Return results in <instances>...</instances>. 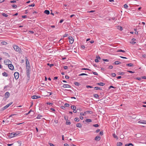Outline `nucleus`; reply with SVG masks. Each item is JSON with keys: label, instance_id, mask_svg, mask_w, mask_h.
Wrapping results in <instances>:
<instances>
[{"label": "nucleus", "instance_id": "obj_1", "mask_svg": "<svg viewBox=\"0 0 146 146\" xmlns=\"http://www.w3.org/2000/svg\"><path fill=\"white\" fill-rule=\"evenodd\" d=\"M13 47L14 50L19 53H21L22 51L21 49L17 45H14L13 46Z\"/></svg>", "mask_w": 146, "mask_h": 146}, {"label": "nucleus", "instance_id": "obj_2", "mask_svg": "<svg viewBox=\"0 0 146 146\" xmlns=\"http://www.w3.org/2000/svg\"><path fill=\"white\" fill-rule=\"evenodd\" d=\"M19 73L17 72H15L14 74L15 78L16 80H17L19 78Z\"/></svg>", "mask_w": 146, "mask_h": 146}, {"label": "nucleus", "instance_id": "obj_3", "mask_svg": "<svg viewBox=\"0 0 146 146\" xmlns=\"http://www.w3.org/2000/svg\"><path fill=\"white\" fill-rule=\"evenodd\" d=\"M30 67L26 68L27 72V76H29L30 74Z\"/></svg>", "mask_w": 146, "mask_h": 146}, {"label": "nucleus", "instance_id": "obj_4", "mask_svg": "<svg viewBox=\"0 0 146 146\" xmlns=\"http://www.w3.org/2000/svg\"><path fill=\"white\" fill-rule=\"evenodd\" d=\"M4 62L5 65H9V64H10V63H11V62L10 60L7 59L4 60Z\"/></svg>", "mask_w": 146, "mask_h": 146}, {"label": "nucleus", "instance_id": "obj_5", "mask_svg": "<svg viewBox=\"0 0 146 146\" xmlns=\"http://www.w3.org/2000/svg\"><path fill=\"white\" fill-rule=\"evenodd\" d=\"M8 136L9 138H12L14 137V132L13 133H8L7 135Z\"/></svg>", "mask_w": 146, "mask_h": 146}, {"label": "nucleus", "instance_id": "obj_6", "mask_svg": "<svg viewBox=\"0 0 146 146\" xmlns=\"http://www.w3.org/2000/svg\"><path fill=\"white\" fill-rule=\"evenodd\" d=\"M68 39L70 44H72L74 42V39L71 36H69L68 37Z\"/></svg>", "mask_w": 146, "mask_h": 146}, {"label": "nucleus", "instance_id": "obj_7", "mask_svg": "<svg viewBox=\"0 0 146 146\" xmlns=\"http://www.w3.org/2000/svg\"><path fill=\"white\" fill-rule=\"evenodd\" d=\"M13 104V102H11L10 103L7 104L6 106L4 107L3 108V110L9 107L11 105Z\"/></svg>", "mask_w": 146, "mask_h": 146}, {"label": "nucleus", "instance_id": "obj_8", "mask_svg": "<svg viewBox=\"0 0 146 146\" xmlns=\"http://www.w3.org/2000/svg\"><path fill=\"white\" fill-rule=\"evenodd\" d=\"M8 67L11 70H13L14 69V67L13 65L10 64H9V65H8Z\"/></svg>", "mask_w": 146, "mask_h": 146}, {"label": "nucleus", "instance_id": "obj_9", "mask_svg": "<svg viewBox=\"0 0 146 146\" xmlns=\"http://www.w3.org/2000/svg\"><path fill=\"white\" fill-rule=\"evenodd\" d=\"M138 123L142 124H146V120H142L139 121H138Z\"/></svg>", "mask_w": 146, "mask_h": 146}, {"label": "nucleus", "instance_id": "obj_10", "mask_svg": "<svg viewBox=\"0 0 146 146\" xmlns=\"http://www.w3.org/2000/svg\"><path fill=\"white\" fill-rule=\"evenodd\" d=\"M40 96H36V95H33L32 96L31 98L33 99H37L40 98Z\"/></svg>", "mask_w": 146, "mask_h": 146}, {"label": "nucleus", "instance_id": "obj_11", "mask_svg": "<svg viewBox=\"0 0 146 146\" xmlns=\"http://www.w3.org/2000/svg\"><path fill=\"white\" fill-rule=\"evenodd\" d=\"M101 139V137L100 136H97L95 138V140L96 141H98L100 140Z\"/></svg>", "mask_w": 146, "mask_h": 146}, {"label": "nucleus", "instance_id": "obj_12", "mask_svg": "<svg viewBox=\"0 0 146 146\" xmlns=\"http://www.w3.org/2000/svg\"><path fill=\"white\" fill-rule=\"evenodd\" d=\"M62 87L64 88H70L71 86L68 84H64L63 85Z\"/></svg>", "mask_w": 146, "mask_h": 146}, {"label": "nucleus", "instance_id": "obj_13", "mask_svg": "<svg viewBox=\"0 0 146 146\" xmlns=\"http://www.w3.org/2000/svg\"><path fill=\"white\" fill-rule=\"evenodd\" d=\"M10 95L9 93L8 92H7L5 94V96L6 98H8Z\"/></svg>", "mask_w": 146, "mask_h": 146}, {"label": "nucleus", "instance_id": "obj_14", "mask_svg": "<svg viewBox=\"0 0 146 146\" xmlns=\"http://www.w3.org/2000/svg\"><path fill=\"white\" fill-rule=\"evenodd\" d=\"M112 136H113V137L116 139H118V137L117 136V135H116L115 133H113L112 134Z\"/></svg>", "mask_w": 146, "mask_h": 146}, {"label": "nucleus", "instance_id": "obj_15", "mask_svg": "<svg viewBox=\"0 0 146 146\" xmlns=\"http://www.w3.org/2000/svg\"><path fill=\"white\" fill-rule=\"evenodd\" d=\"M2 75L3 76H5V77H7L8 76V74L7 73L5 72H4L2 74Z\"/></svg>", "mask_w": 146, "mask_h": 146}, {"label": "nucleus", "instance_id": "obj_16", "mask_svg": "<svg viewBox=\"0 0 146 146\" xmlns=\"http://www.w3.org/2000/svg\"><path fill=\"white\" fill-rule=\"evenodd\" d=\"M97 84V85H98L101 86H103L105 84L104 83H103V82H100L99 83H98Z\"/></svg>", "mask_w": 146, "mask_h": 146}, {"label": "nucleus", "instance_id": "obj_17", "mask_svg": "<svg viewBox=\"0 0 146 146\" xmlns=\"http://www.w3.org/2000/svg\"><path fill=\"white\" fill-rule=\"evenodd\" d=\"M76 126L77 127L80 128L82 127V125L80 123H78L76 124Z\"/></svg>", "mask_w": 146, "mask_h": 146}, {"label": "nucleus", "instance_id": "obj_18", "mask_svg": "<svg viewBox=\"0 0 146 146\" xmlns=\"http://www.w3.org/2000/svg\"><path fill=\"white\" fill-rule=\"evenodd\" d=\"M44 13L48 15L50 14V11L48 10H46L44 11Z\"/></svg>", "mask_w": 146, "mask_h": 146}, {"label": "nucleus", "instance_id": "obj_19", "mask_svg": "<svg viewBox=\"0 0 146 146\" xmlns=\"http://www.w3.org/2000/svg\"><path fill=\"white\" fill-rule=\"evenodd\" d=\"M114 63L115 65H118L121 64V62L119 61H117L115 62Z\"/></svg>", "mask_w": 146, "mask_h": 146}, {"label": "nucleus", "instance_id": "obj_20", "mask_svg": "<svg viewBox=\"0 0 146 146\" xmlns=\"http://www.w3.org/2000/svg\"><path fill=\"white\" fill-rule=\"evenodd\" d=\"M126 65L129 67H131L133 66V64L131 63H129L127 64Z\"/></svg>", "mask_w": 146, "mask_h": 146}, {"label": "nucleus", "instance_id": "obj_21", "mask_svg": "<svg viewBox=\"0 0 146 146\" xmlns=\"http://www.w3.org/2000/svg\"><path fill=\"white\" fill-rule=\"evenodd\" d=\"M117 29H118L119 30L121 31H122V30H123V28H122V27H121L120 26H117Z\"/></svg>", "mask_w": 146, "mask_h": 146}, {"label": "nucleus", "instance_id": "obj_22", "mask_svg": "<svg viewBox=\"0 0 146 146\" xmlns=\"http://www.w3.org/2000/svg\"><path fill=\"white\" fill-rule=\"evenodd\" d=\"M25 60H26V64H29V62L28 60V59L26 57H25Z\"/></svg>", "mask_w": 146, "mask_h": 146}, {"label": "nucleus", "instance_id": "obj_23", "mask_svg": "<svg viewBox=\"0 0 146 146\" xmlns=\"http://www.w3.org/2000/svg\"><path fill=\"white\" fill-rule=\"evenodd\" d=\"M42 117V115L39 114L37 115L36 118L37 119H40Z\"/></svg>", "mask_w": 146, "mask_h": 146}, {"label": "nucleus", "instance_id": "obj_24", "mask_svg": "<svg viewBox=\"0 0 146 146\" xmlns=\"http://www.w3.org/2000/svg\"><path fill=\"white\" fill-rule=\"evenodd\" d=\"M123 145V143L120 142H118L117 143V145L118 146H121Z\"/></svg>", "mask_w": 146, "mask_h": 146}, {"label": "nucleus", "instance_id": "obj_25", "mask_svg": "<svg viewBox=\"0 0 146 146\" xmlns=\"http://www.w3.org/2000/svg\"><path fill=\"white\" fill-rule=\"evenodd\" d=\"M66 124L67 125H70L71 124L70 121L69 120L67 121L66 123Z\"/></svg>", "mask_w": 146, "mask_h": 146}, {"label": "nucleus", "instance_id": "obj_26", "mask_svg": "<svg viewBox=\"0 0 146 146\" xmlns=\"http://www.w3.org/2000/svg\"><path fill=\"white\" fill-rule=\"evenodd\" d=\"M74 84L76 85V86H79L80 85V84L78 83V82H75L74 83Z\"/></svg>", "mask_w": 146, "mask_h": 146}, {"label": "nucleus", "instance_id": "obj_27", "mask_svg": "<svg viewBox=\"0 0 146 146\" xmlns=\"http://www.w3.org/2000/svg\"><path fill=\"white\" fill-rule=\"evenodd\" d=\"M71 108L72 110H74L76 109V107L74 106H71Z\"/></svg>", "mask_w": 146, "mask_h": 146}, {"label": "nucleus", "instance_id": "obj_28", "mask_svg": "<svg viewBox=\"0 0 146 146\" xmlns=\"http://www.w3.org/2000/svg\"><path fill=\"white\" fill-rule=\"evenodd\" d=\"M122 52L123 53L125 52V50H123L121 49H119L117 51V52Z\"/></svg>", "mask_w": 146, "mask_h": 146}, {"label": "nucleus", "instance_id": "obj_29", "mask_svg": "<svg viewBox=\"0 0 146 146\" xmlns=\"http://www.w3.org/2000/svg\"><path fill=\"white\" fill-rule=\"evenodd\" d=\"M66 50H69L70 49V47L69 46H67L66 47Z\"/></svg>", "mask_w": 146, "mask_h": 146}, {"label": "nucleus", "instance_id": "obj_30", "mask_svg": "<svg viewBox=\"0 0 146 146\" xmlns=\"http://www.w3.org/2000/svg\"><path fill=\"white\" fill-rule=\"evenodd\" d=\"M86 121L87 122H90L92 121V120L90 119H87L86 120Z\"/></svg>", "mask_w": 146, "mask_h": 146}, {"label": "nucleus", "instance_id": "obj_31", "mask_svg": "<svg viewBox=\"0 0 146 146\" xmlns=\"http://www.w3.org/2000/svg\"><path fill=\"white\" fill-rule=\"evenodd\" d=\"M88 76V74L85 73H82L79 75V76Z\"/></svg>", "mask_w": 146, "mask_h": 146}, {"label": "nucleus", "instance_id": "obj_32", "mask_svg": "<svg viewBox=\"0 0 146 146\" xmlns=\"http://www.w3.org/2000/svg\"><path fill=\"white\" fill-rule=\"evenodd\" d=\"M94 97L95 98H99V96H98V94H95L94 95Z\"/></svg>", "mask_w": 146, "mask_h": 146}, {"label": "nucleus", "instance_id": "obj_33", "mask_svg": "<svg viewBox=\"0 0 146 146\" xmlns=\"http://www.w3.org/2000/svg\"><path fill=\"white\" fill-rule=\"evenodd\" d=\"M2 44L4 45H6L7 44V43L5 41H3L1 42Z\"/></svg>", "mask_w": 146, "mask_h": 146}, {"label": "nucleus", "instance_id": "obj_34", "mask_svg": "<svg viewBox=\"0 0 146 146\" xmlns=\"http://www.w3.org/2000/svg\"><path fill=\"white\" fill-rule=\"evenodd\" d=\"M94 88L96 90H102V89L101 88H100L98 87H94Z\"/></svg>", "mask_w": 146, "mask_h": 146}, {"label": "nucleus", "instance_id": "obj_35", "mask_svg": "<svg viewBox=\"0 0 146 146\" xmlns=\"http://www.w3.org/2000/svg\"><path fill=\"white\" fill-rule=\"evenodd\" d=\"M2 15L4 16V17H7L8 16V15H7V14H5V13H3L2 14Z\"/></svg>", "mask_w": 146, "mask_h": 146}, {"label": "nucleus", "instance_id": "obj_36", "mask_svg": "<svg viewBox=\"0 0 146 146\" xmlns=\"http://www.w3.org/2000/svg\"><path fill=\"white\" fill-rule=\"evenodd\" d=\"M79 120V119L78 117H76L74 119V121H76L78 122Z\"/></svg>", "mask_w": 146, "mask_h": 146}, {"label": "nucleus", "instance_id": "obj_37", "mask_svg": "<svg viewBox=\"0 0 146 146\" xmlns=\"http://www.w3.org/2000/svg\"><path fill=\"white\" fill-rule=\"evenodd\" d=\"M89 113L90 114H92V112L90 111H87L84 112V113Z\"/></svg>", "mask_w": 146, "mask_h": 146}, {"label": "nucleus", "instance_id": "obj_38", "mask_svg": "<svg viewBox=\"0 0 146 146\" xmlns=\"http://www.w3.org/2000/svg\"><path fill=\"white\" fill-rule=\"evenodd\" d=\"M12 6L13 8H15V9H16L17 7V6L15 5H12Z\"/></svg>", "mask_w": 146, "mask_h": 146}, {"label": "nucleus", "instance_id": "obj_39", "mask_svg": "<svg viewBox=\"0 0 146 146\" xmlns=\"http://www.w3.org/2000/svg\"><path fill=\"white\" fill-rule=\"evenodd\" d=\"M16 134H17V135H18L21 133V132L20 131H17L15 132Z\"/></svg>", "mask_w": 146, "mask_h": 146}, {"label": "nucleus", "instance_id": "obj_40", "mask_svg": "<svg viewBox=\"0 0 146 146\" xmlns=\"http://www.w3.org/2000/svg\"><path fill=\"white\" fill-rule=\"evenodd\" d=\"M124 8L127 9L128 7V6L126 4H125L124 5Z\"/></svg>", "mask_w": 146, "mask_h": 146}, {"label": "nucleus", "instance_id": "obj_41", "mask_svg": "<svg viewBox=\"0 0 146 146\" xmlns=\"http://www.w3.org/2000/svg\"><path fill=\"white\" fill-rule=\"evenodd\" d=\"M47 65L48 66H49L50 67H52V66H53L54 65L53 64H49V63H48L47 64Z\"/></svg>", "mask_w": 146, "mask_h": 146}, {"label": "nucleus", "instance_id": "obj_42", "mask_svg": "<svg viewBox=\"0 0 146 146\" xmlns=\"http://www.w3.org/2000/svg\"><path fill=\"white\" fill-rule=\"evenodd\" d=\"M93 126L95 127H99V125L98 124H94L93 125Z\"/></svg>", "mask_w": 146, "mask_h": 146}, {"label": "nucleus", "instance_id": "obj_43", "mask_svg": "<svg viewBox=\"0 0 146 146\" xmlns=\"http://www.w3.org/2000/svg\"><path fill=\"white\" fill-rule=\"evenodd\" d=\"M70 105L69 104L67 103H66L64 104V106L66 107H68Z\"/></svg>", "mask_w": 146, "mask_h": 146}, {"label": "nucleus", "instance_id": "obj_44", "mask_svg": "<svg viewBox=\"0 0 146 146\" xmlns=\"http://www.w3.org/2000/svg\"><path fill=\"white\" fill-rule=\"evenodd\" d=\"M86 87L87 88H93V87L92 86H89V85H87L86 86Z\"/></svg>", "mask_w": 146, "mask_h": 146}, {"label": "nucleus", "instance_id": "obj_45", "mask_svg": "<svg viewBox=\"0 0 146 146\" xmlns=\"http://www.w3.org/2000/svg\"><path fill=\"white\" fill-rule=\"evenodd\" d=\"M81 70H90V69H88V68H82L81 69Z\"/></svg>", "mask_w": 146, "mask_h": 146}, {"label": "nucleus", "instance_id": "obj_46", "mask_svg": "<svg viewBox=\"0 0 146 146\" xmlns=\"http://www.w3.org/2000/svg\"><path fill=\"white\" fill-rule=\"evenodd\" d=\"M64 68L65 70H67L68 69V67L67 66H64Z\"/></svg>", "mask_w": 146, "mask_h": 146}, {"label": "nucleus", "instance_id": "obj_47", "mask_svg": "<svg viewBox=\"0 0 146 146\" xmlns=\"http://www.w3.org/2000/svg\"><path fill=\"white\" fill-rule=\"evenodd\" d=\"M113 66L111 65L110 66L108 67V68L109 69H112L113 68Z\"/></svg>", "mask_w": 146, "mask_h": 146}, {"label": "nucleus", "instance_id": "obj_48", "mask_svg": "<svg viewBox=\"0 0 146 146\" xmlns=\"http://www.w3.org/2000/svg\"><path fill=\"white\" fill-rule=\"evenodd\" d=\"M104 133L103 131H101L100 132V135H103Z\"/></svg>", "mask_w": 146, "mask_h": 146}, {"label": "nucleus", "instance_id": "obj_49", "mask_svg": "<svg viewBox=\"0 0 146 146\" xmlns=\"http://www.w3.org/2000/svg\"><path fill=\"white\" fill-rule=\"evenodd\" d=\"M103 61H105V62H108L109 61V60H108L107 59H103Z\"/></svg>", "mask_w": 146, "mask_h": 146}, {"label": "nucleus", "instance_id": "obj_50", "mask_svg": "<svg viewBox=\"0 0 146 146\" xmlns=\"http://www.w3.org/2000/svg\"><path fill=\"white\" fill-rule=\"evenodd\" d=\"M93 74L95 75H98V74L97 72H93Z\"/></svg>", "mask_w": 146, "mask_h": 146}, {"label": "nucleus", "instance_id": "obj_51", "mask_svg": "<svg viewBox=\"0 0 146 146\" xmlns=\"http://www.w3.org/2000/svg\"><path fill=\"white\" fill-rule=\"evenodd\" d=\"M112 75L113 77H115L116 76V74L115 73H112L111 74Z\"/></svg>", "mask_w": 146, "mask_h": 146}, {"label": "nucleus", "instance_id": "obj_52", "mask_svg": "<svg viewBox=\"0 0 146 146\" xmlns=\"http://www.w3.org/2000/svg\"><path fill=\"white\" fill-rule=\"evenodd\" d=\"M111 88H114V89H115V87L113 86H110V87H109V89H110Z\"/></svg>", "mask_w": 146, "mask_h": 146}, {"label": "nucleus", "instance_id": "obj_53", "mask_svg": "<svg viewBox=\"0 0 146 146\" xmlns=\"http://www.w3.org/2000/svg\"><path fill=\"white\" fill-rule=\"evenodd\" d=\"M96 58H97L98 60V59H99V60H100L101 59V58L100 57V56H97L96 57Z\"/></svg>", "mask_w": 146, "mask_h": 146}, {"label": "nucleus", "instance_id": "obj_54", "mask_svg": "<svg viewBox=\"0 0 146 146\" xmlns=\"http://www.w3.org/2000/svg\"><path fill=\"white\" fill-rule=\"evenodd\" d=\"M25 66H26V68H27V67H30L29 64H26Z\"/></svg>", "mask_w": 146, "mask_h": 146}, {"label": "nucleus", "instance_id": "obj_55", "mask_svg": "<svg viewBox=\"0 0 146 146\" xmlns=\"http://www.w3.org/2000/svg\"><path fill=\"white\" fill-rule=\"evenodd\" d=\"M16 1H11L10 3H16Z\"/></svg>", "mask_w": 146, "mask_h": 146}, {"label": "nucleus", "instance_id": "obj_56", "mask_svg": "<svg viewBox=\"0 0 146 146\" xmlns=\"http://www.w3.org/2000/svg\"><path fill=\"white\" fill-rule=\"evenodd\" d=\"M84 113H83V112H81L80 113V114L81 115H85Z\"/></svg>", "mask_w": 146, "mask_h": 146}, {"label": "nucleus", "instance_id": "obj_57", "mask_svg": "<svg viewBox=\"0 0 146 146\" xmlns=\"http://www.w3.org/2000/svg\"><path fill=\"white\" fill-rule=\"evenodd\" d=\"M22 17L23 18H27V15H23V16H22Z\"/></svg>", "mask_w": 146, "mask_h": 146}, {"label": "nucleus", "instance_id": "obj_58", "mask_svg": "<svg viewBox=\"0 0 146 146\" xmlns=\"http://www.w3.org/2000/svg\"><path fill=\"white\" fill-rule=\"evenodd\" d=\"M35 6V4L34 3H33L31 5H29V7H34Z\"/></svg>", "mask_w": 146, "mask_h": 146}, {"label": "nucleus", "instance_id": "obj_59", "mask_svg": "<svg viewBox=\"0 0 146 146\" xmlns=\"http://www.w3.org/2000/svg\"><path fill=\"white\" fill-rule=\"evenodd\" d=\"M49 145L50 146H55L54 144H53L52 143H49Z\"/></svg>", "mask_w": 146, "mask_h": 146}, {"label": "nucleus", "instance_id": "obj_60", "mask_svg": "<svg viewBox=\"0 0 146 146\" xmlns=\"http://www.w3.org/2000/svg\"><path fill=\"white\" fill-rule=\"evenodd\" d=\"M64 21V19H61L60 20V22H59V23H62L63 21Z\"/></svg>", "mask_w": 146, "mask_h": 146}, {"label": "nucleus", "instance_id": "obj_61", "mask_svg": "<svg viewBox=\"0 0 146 146\" xmlns=\"http://www.w3.org/2000/svg\"><path fill=\"white\" fill-rule=\"evenodd\" d=\"M125 74V73L123 72H121L119 74V75H123Z\"/></svg>", "mask_w": 146, "mask_h": 146}, {"label": "nucleus", "instance_id": "obj_62", "mask_svg": "<svg viewBox=\"0 0 146 146\" xmlns=\"http://www.w3.org/2000/svg\"><path fill=\"white\" fill-rule=\"evenodd\" d=\"M130 43L132 44H134L135 43H136V42H134V41H132L131 42H130Z\"/></svg>", "mask_w": 146, "mask_h": 146}, {"label": "nucleus", "instance_id": "obj_63", "mask_svg": "<svg viewBox=\"0 0 146 146\" xmlns=\"http://www.w3.org/2000/svg\"><path fill=\"white\" fill-rule=\"evenodd\" d=\"M65 78H66V79H68L69 78V77L68 76H65Z\"/></svg>", "mask_w": 146, "mask_h": 146}, {"label": "nucleus", "instance_id": "obj_64", "mask_svg": "<svg viewBox=\"0 0 146 146\" xmlns=\"http://www.w3.org/2000/svg\"><path fill=\"white\" fill-rule=\"evenodd\" d=\"M142 78L143 79H146V76H143L142 77Z\"/></svg>", "mask_w": 146, "mask_h": 146}]
</instances>
